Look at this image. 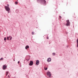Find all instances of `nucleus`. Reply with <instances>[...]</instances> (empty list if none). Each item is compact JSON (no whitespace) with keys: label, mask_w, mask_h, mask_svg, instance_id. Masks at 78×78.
Segmentation results:
<instances>
[{"label":"nucleus","mask_w":78,"mask_h":78,"mask_svg":"<svg viewBox=\"0 0 78 78\" xmlns=\"http://www.w3.org/2000/svg\"><path fill=\"white\" fill-rule=\"evenodd\" d=\"M37 2L38 3H40L41 4L45 5L46 4V1L45 0H37Z\"/></svg>","instance_id":"f257e3e1"},{"label":"nucleus","mask_w":78,"mask_h":78,"mask_svg":"<svg viewBox=\"0 0 78 78\" xmlns=\"http://www.w3.org/2000/svg\"><path fill=\"white\" fill-rule=\"evenodd\" d=\"M47 75L48 77L49 78H50L51 76V73L49 71L47 73Z\"/></svg>","instance_id":"f03ea898"},{"label":"nucleus","mask_w":78,"mask_h":78,"mask_svg":"<svg viewBox=\"0 0 78 78\" xmlns=\"http://www.w3.org/2000/svg\"><path fill=\"white\" fill-rule=\"evenodd\" d=\"M5 10L7 11H10V8H9V7L7 6H5Z\"/></svg>","instance_id":"7ed1b4c3"},{"label":"nucleus","mask_w":78,"mask_h":78,"mask_svg":"<svg viewBox=\"0 0 78 78\" xmlns=\"http://www.w3.org/2000/svg\"><path fill=\"white\" fill-rule=\"evenodd\" d=\"M33 61H30V63L29 64V66H33Z\"/></svg>","instance_id":"20e7f679"},{"label":"nucleus","mask_w":78,"mask_h":78,"mask_svg":"<svg viewBox=\"0 0 78 78\" xmlns=\"http://www.w3.org/2000/svg\"><path fill=\"white\" fill-rule=\"evenodd\" d=\"M47 61L48 62H51V58H48L47 59Z\"/></svg>","instance_id":"39448f33"},{"label":"nucleus","mask_w":78,"mask_h":78,"mask_svg":"<svg viewBox=\"0 0 78 78\" xmlns=\"http://www.w3.org/2000/svg\"><path fill=\"white\" fill-rule=\"evenodd\" d=\"M39 61L37 60L36 61V64L37 65V66H38V65H39Z\"/></svg>","instance_id":"423d86ee"},{"label":"nucleus","mask_w":78,"mask_h":78,"mask_svg":"<svg viewBox=\"0 0 78 78\" xmlns=\"http://www.w3.org/2000/svg\"><path fill=\"white\" fill-rule=\"evenodd\" d=\"M6 67H7L6 66V65L3 66V70H5V69H6Z\"/></svg>","instance_id":"0eeeda50"},{"label":"nucleus","mask_w":78,"mask_h":78,"mask_svg":"<svg viewBox=\"0 0 78 78\" xmlns=\"http://www.w3.org/2000/svg\"><path fill=\"white\" fill-rule=\"evenodd\" d=\"M67 23L66 24V26H69V20L66 21Z\"/></svg>","instance_id":"6e6552de"},{"label":"nucleus","mask_w":78,"mask_h":78,"mask_svg":"<svg viewBox=\"0 0 78 78\" xmlns=\"http://www.w3.org/2000/svg\"><path fill=\"white\" fill-rule=\"evenodd\" d=\"M29 48V46L28 45H27L25 47V49H26V50L27 49V48Z\"/></svg>","instance_id":"1a4fd4ad"},{"label":"nucleus","mask_w":78,"mask_h":78,"mask_svg":"<svg viewBox=\"0 0 78 78\" xmlns=\"http://www.w3.org/2000/svg\"><path fill=\"white\" fill-rule=\"evenodd\" d=\"M76 42H77V47H78V39H77Z\"/></svg>","instance_id":"9d476101"},{"label":"nucleus","mask_w":78,"mask_h":78,"mask_svg":"<svg viewBox=\"0 0 78 78\" xmlns=\"http://www.w3.org/2000/svg\"><path fill=\"white\" fill-rule=\"evenodd\" d=\"M8 73H9V72H8V71H7L6 72V76H7V75H8Z\"/></svg>","instance_id":"9b49d317"},{"label":"nucleus","mask_w":78,"mask_h":78,"mask_svg":"<svg viewBox=\"0 0 78 78\" xmlns=\"http://www.w3.org/2000/svg\"><path fill=\"white\" fill-rule=\"evenodd\" d=\"M16 12H17V13H18V12H19V10L16 9Z\"/></svg>","instance_id":"f8f14e48"},{"label":"nucleus","mask_w":78,"mask_h":78,"mask_svg":"<svg viewBox=\"0 0 78 78\" xmlns=\"http://www.w3.org/2000/svg\"><path fill=\"white\" fill-rule=\"evenodd\" d=\"M31 34L32 35H34V32H32Z\"/></svg>","instance_id":"ddd939ff"},{"label":"nucleus","mask_w":78,"mask_h":78,"mask_svg":"<svg viewBox=\"0 0 78 78\" xmlns=\"http://www.w3.org/2000/svg\"><path fill=\"white\" fill-rule=\"evenodd\" d=\"M15 4L16 5H17V4H18V2H15Z\"/></svg>","instance_id":"4468645a"},{"label":"nucleus","mask_w":78,"mask_h":78,"mask_svg":"<svg viewBox=\"0 0 78 78\" xmlns=\"http://www.w3.org/2000/svg\"><path fill=\"white\" fill-rule=\"evenodd\" d=\"M0 60H3V58H0Z\"/></svg>","instance_id":"2eb2a0df"},{"label":"nucleus","mask_w":78,"mask_h":78,"mask_svg":"<svg viewBox=\"0 0 78 78\" xmlns=\"http://www.w3.org/2000/svg\"><path fill=\"white\" fill-rule=\"evenodd\" d=\"M55 53H52V55H54V56H55Z\"/></svg>","instance_id":"dca6fc26"},{"label":"nucleus","mask_w":78,"mask_h":78,"mask_svg":"<svg viewBox=\"0 0 78 78\" xmlns=\"http://www.w3.org/2000/svg\"><path fill=\"white\" fill-rule=\"evenodd\" d=\"M9 37H7V40H9Z\"/></svg>","instance_id":"f3484780"},{"label":"nucleus","mask_w":78,"mask_h":78,"mask_svg":"<svg viewBox=\"0 0 78 78\" xmlns=\"http://www.w3.org/2000/svg\"><path fill=\"white\" fill-rule=\"evenodd\" d=\"M6 37H5L4 39V40L6 41Z\"/></svg>","instance_id":"a211bd4d"},{"label":"nucleus","mask_w":78,"mask_h":78,"mask_svg":"<svg viewBox=\"0 0 78 78\" xmlns=\"http://www.w3.org/2000/svg\"><path fill=\"white\" fill-rule=\"evenodd\" d=\"M45 70H47V68H46L45 69Z\"/></svg>","instance_id":"6ab92c4d"},{"label":"nucleus","mask_w":78,"mask_h":78,"mask_svg":"<svg viewBox=\"0 0 78 78\" xmlns=\"http://www.w3.org/2000/svg\"><path fill=\"white\" fill-rule=\"evenodd\" d=\"M59 17L60 19H61L62 18L61 16H59Z\"/></svg>","instance_id":"aec40b11"},{"label":"nucleus","mask_w":78,"mask_h":78,"mask_svg":"<svg viewBox=\"0 0 78 78\" xmlns=\"http://www.w3.org/2000/svg\"><path fill=\"white\" fill-rule=\"evenodd\" d=\"M7 7H8V6H9V4H7Z\"/></svg>","instance_id":"412c9836"},{"label":"nucleus","mask_w":78,"mask_h":78,"mask_svg":"<svg viewBox=\"0 0 78 78\" xmlns=\"http://www.w3.org/2000/svg\"><path fill=\"white\" fill-rule=\"evenodd\" d=\"M12 37H11L10 38V40H11L12 39Z\"/></svg>","instance_id":"4be33fe9"},{"label":"nucleus","mask_w":78,"mask_h":78,"mask_svg":"<svg viewBox=\"0 0 78 78\" xmlns=\"http://www.w3.org/2000/svg\"><path fill=\"white\" fill-rule=\"evenodd\" d=\"M47 39H49L48 37H47Z\"/></svg>","instance_id":"5701e85b"},{"label":"nucleus","mask_w":78,"mask_h":78,"mask_svg":"<svg viewBox=\"0 0 78 78\" xmlns=\"http://www.w3.org/2000/svg\"><path fill=\"white\" fill-rule=\"evenodd\" d=\"M20 62L19 61H18V64H19V63Z\"/></svg>","instance_id":"b1692460"},{"label":"nucleus","mask_w":78,"mask_h":78,"mask_svg":"<svg viewBox=\"0 0 78 78\" xmlns=\"http://www.w3.org/2000/svg\"><path fill=\"white\" fill-rule=\"evenodd\" d=\"M9 38L11 37V36H9V37H8Z\"/></svg>","instance_id":"393cba45"},{"label":"nucleus","mask_w":78,"mask_h":78,"mask_svg":"<svg viewBox=\"0 0 78 78\" xmlns=\"http://www.w3.org/2000/svg\"><path fill=\"white\" fill-rule=\"evenodd\" d=\"M29 60H30V59H28L27 60V61H29Z\"/></svg>","instance_id":"a878e982"},{"label":"nucleus","mask_w":78,"mask_h":78,"mask_svg":"<svg viewBox=\"0 0 78 78\" xmlns=\"http://www.w3.org/2000/svg\"><path fill=\"white\" fill-rule=\"evenodd\" d=\"M8 11V13H9V11Z\"/></svg>","instance_id":"bb28decb"},{"label":"nucleus","mask_w":78,"mask_h":78,"mask_svg":"<svg viewBox=\"0 0 78 78\" xmlns=\"http://www.w3.org/2000/svg\"><path fill=\"white\" fill-rule=\"evenodd\" d=\"M8 77H10L9 75H8Z\"/></svg>","instance_id":"cd10ccee"},{"label":"nucleus","mask_w":78,"mask_h":78,"mask_svg":"<svg viewBox=\"0 0 78 78\" xmlns=\"http://www.w3.org/2000/svg\"><path fill=\"white\" fill-rule=\"evenodd\" d=\"M68 46H69V45L67 46V47H68Z\"/></svg>","instance_id":"c85d7f7f"},{"label":"nucleus","mask_w":78,"mask_h":78,"mask_svg":"<svg viewBox=\"0 0 78 78\" xmlns=\"http://www.w3.org/2000/svg\"><path fill=\"white\" fill-rule=\"evenodd\" d=\"M69 24H70V23H69Z\"/></svg>","instance_id":"c756f323"},{"label":"nucleus","mask_w":78,"mask_h":78,"mask_svg":"<svg viewBox=\"0 0 78 78\" xmlns=\"http://www.w3.org/2000/svg\"><path fill=\"white\" fill-rule=\"evenodd\" d=\"M66 34H68V33H66Z\"/></svg>","instance_id":"7c9ffc66"},{"label":"nucleus","mask_w":78,"mask_h":78,"mask_svg":"<svg viewBox=\"0 0 78 78\" xmlns=\"http://www.w3.org/2000/svg\"><path fill=\"white\" fill-rule=\"evenodd\" d=\"M14 61H15V60L14 59Z\"/></svg>","instance_id":"2f4dec72"},{"label":"nucleus","mask_w":78,"mask_h":78,"mask_svg":"<svg viewBox=\"0 0 78 78\" xmlns=\"http://www.w3.org/2000/svg\"><path fill=\"white\" fill-rule=\"evenodd\" d=\"M64 14L65 13V12H64V13H63Z\"/></svg>","instance_id":"473e14b6"}]
</instances>
